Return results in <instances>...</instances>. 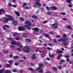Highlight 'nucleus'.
Here are the masks:
<instances>
[{"mask_svg":"<svg viewBox=\"0 0 73 73\" xmlns=\"http://www.w3.org/2000/svg\"><path fill=\"white\" fill-rule=\"evenodd\" d=\"M47 49L48 50H50L51 49V48H50L49 47H47Z\"/></svg>","mask_w":73,"mask_h":73,"instance_id":"50","label":"nucleus"},{"mask_svg":"<svg viewBox=\"0 0 73 73\" xmlns=\"http://www.w3.org/2000/svg\"><path fill=\"white\" fill-rule=\"evenodd\" d=\"M69 4L68 5V7H70V8L72 7V4L71 3H68Z\"/></svg>","mask_w":73,"mask_h":73,"instance_id":"14","label":"nucleus"},{"mask_svg":"<svg viewBox=\"0 0 73 73\" xmlns=\"http://www.w3.org/2000/svg\"><path fill=\"white\" fill-rule=\"evenodd\" d=\"M5 73H11V72H10L9 70H6L5 71Z\"/></svg>","mask_w":73,"mask_h":73,"instance_id":"27","label":"nucleus"},{"mask_svg":"<svg viewBox=\"0 0 73 73\" xmlns=\"http://www.w3.org/2000/svg\"><path fill=\"white\" fill-rule=\"evenodd\" d=\"M16 44L17 45V46H19L20 45V43L19 42L16 43Z\"/></svg>","mask_w":73,"mask_h":73,"instance_id":"45","label":"nucleus"},{"mask_svg":"<svg viewBox=\"0 0 73 73\" xmlns=\"http://www.w3.org/2000/svg\"><path fill=\"white\" fill-rule=\"evenodd\" d=\"M18 33H14L13 35V36H14V37H16L17 36V35H18Z\"/></svg>","mask_w":73,"mask_h":73,"instance_id":"19","label":"nucleus"},{"mask_svg":"<svg viewBox=\"0 0 73 73\" xmlns=\"http://www.w3.org/2000/svg\"><path fill=\"white\" fill-rule=\"evenodd\" d=\"M3 72H4V71H3V70H0V73H3Z\"/></svg>","mask_w":73,"mask_h":73,"instance_id":"61","label":"nucleus"},{"mask_svg":"<svg viewBox=\"0 0 73 73\" xmlns=\"http://www.w3.org/2000/svg\"><path fill=\"white\" fill-rule=\"evenodd\" d=\"M10 47L12 49H14L15 48V46H13V45H11Z\"/></svg>","mask_w":73,"mask_h":73,"instance_id":"38","label":"nucleus"},{"mask_svg":"<svg viewBox=\"0 0 73 73\" xmlns=\"http://www.w3.org/2000/svg\"><path fill=\"white\" fill-rule=\"evenodd\" d=\"M36 56H35V55L33 54V56H32V58L33 60H35V59H36Z\"/></svg>","mask_w":73,"mask_h":73,"instance_id":"15","label":"nucleus"},{"mask_svg":"<svg viewBox=\"0 0 73 73\" xmlns=\"http://www.w3.org/2000/svg\"><path fill=\"white\" fill-rule=\"evenodd\" d=\"M32 17L33 18H34V19H38V17L37 16L35 15H33L32 16Z\"/></svg>","mask_w":73,"mask_h":73,"instance_id":"28","label":"nucleus"},{"mask_svg":"<svg viewBox=\"0 0 73 73\" xmlns=\"http://www.w3.org/2000/svg\"><path fill=\"white\" fill-rule=\"evenodd\" d=\"M31 26V23H29V24L28 25V26H29V27Z\"/></svg>","mask_w":73,"mask_h":73,"instance_id":"62","label":"nucleus"},{"mask_svg":"<svg viewBox=\"0 0 73 73\" xmlns=\"http://www.w3.org/2000/svg\"><path fill=\"white\" fill-rule=\"evenodd\" d=\"M38 66L40 68H41L43 66V64H42L41 63H39L38 64Z\"/></svg>","mask_w":73,"mask_h":73,"instance_id":"30","label":"nucleus"},{"mask_svg":"<svg viewBox=\"0 0 73 73\" xmlns=\"http://www.w3.org/2000/svg\"><path fill=\"white\" fill-rule=\"evenodd\" d=\"M43 36H45L46 37L48 38V37H49V35L48 34H46L45 33H44L43 34Z\"/></svg>","mask_w":73,"mask_h":73,"instance_id":"10","label":"nucleus"},{"mask_svg":"<svg viewBox=\"0 0 73 73\" xmlns=\"http://www.w3.org/2000/svg\"><path fill=\"white\" fill-rule=\"evenodd\" d=\"M63 36L64 37H66L67 36V35L65 34H63Z\"/></svg>","mask_w":73,"mask_h":73,"instance_id":"54","label":"nucleus"},{"mask_svg":"<svg viewBox=\"0 0 73 73\" xmlns=\"http://www.w3.org/2000/svg\"><path fill=\"white\" fill-rule=\"evenodd\" d=\"M42 69V68L40 67L38 68H36V70H41Z\"/></svg>","mask_w":73,"mask_h":73,"instance_id":"32","label":"nucleus"},{"mask_svg":"<svg viewBox=\"0 0 73 73\" xmlns=\"http://www.w3.org/2000/svg\"><path fill=\"white\" fill-rule=\"evenodd\" d=\"M15 13L16 15L17 16H19L20 15V14L18 12H15Z\"/></svg>","mask_w":73,"mask_h":73,"instance_id":"25","label":"nucleus"},{"mask_svg":"<svg viewBox=\"0 0 73 73\" xmlns=\"http://www.w3.org/2000/svg\"><path fill=\"white\" fill-rule=\"evenodd\" d=\"M36 1V2L34 4V5L36 7H41V4L39 3L40 1V0H35Z\"/></svg>","mask_w":73,"mask_h":73,"instance_id":"3","label":"nucleus"},{"mask_svg":"<svg viewBox=\"0 0 73 73\" xmlns=\"http://www.w3.org/2000/svg\"><path fill=\"white\" fill-rule=\"evenodd\" d=\"M17 50H19L20 52H21L22 51L21 49L19 48H17Z\"/></svg>","mask_w":73,"mask_h":73,"instance_id":"37","label":"nucleus"},{"mask_svg":"<svg viewBox=\"0 0 73 73\" xmlns=\"http://www.w3.org/2000/svg\"><path fill=\"white\" fill-rule=\"evenodd\" d=\"M34 31H36V32H38V29L36 27L33 29Z\"/></svg>","mask_w":73,"mask_h":73,"instance_id":"21","label":"nucleus"},{"mask_svg":"<svg viewBox=\"0 0 73 73\" xmlns=\"http://www.w3.org/2000/svg\"><path fill=\"white\" fill-rule=\"evenodd\" d=\"M66 28L67 29H70L71 31L72 30V27H71L70 26H66Z\"/></svg>","mask_w":73,"mask_h":73,"instance_id":"12","label":"nucleus"},{"mask_svg":"<svg viewBox=\"0 0 73 73\" xmlns=\"http://www.w3.org/2000/svg\"><path fill=\"white\" fill-rule=\"evenodd\" d=\"M57 53H62V51L60 50H58L56 51Z\"/></svg>","mask_w":73,"mask_h":73,"instance_id":"16","label":"nucleus"},{"mask_svg":"<svg viewBox=\"0 0 73 73\" xmlns=\"http://www.w3.org/2000/svg\"><path fill=\"white\" fill-rule=\"evenodd\" d=\"M47 22H48L46 20L45 21L43 22H42V24H46V23H47Z\"/></svg>","mask_w":73,"mask_h":73,"instance_id":"47","label":"nucleus"},{"mask_svg":"<svg viewBox=\"0 0 73 73\" xmlns=\"http://www.w3.org/2000/svg\"><path fill=\"white\" fill-rule=\"evenodd\" d=\"M62 14L63 15H66V14H65V13L64 12L62 13Z\"/></svg>","mask_w":73,"mask_h":73,"instance_id":"60","label":"nucleus"},{"mask_svg":"<svg viewBox=\"0 0 73 73\" xmlns=\"http://www.w3.org/2000/svg\"><path fill=\"white\" fill-rule=\"evenodd\" d=\"M0 12L4 13V12H5V10L3 9H1L0 10Z\"/></svg>","mask_w":73,"mask_h":73,"instance_id":"22","label":"nucleus"},{"mask_svg":"<svg viewBox=\"0 0 73 73\" xmlns=\"http://www.w3.org/2000/svg\"><path fill=\"white\" fill-rule=\"evenodd\" d=\"M31 66H35V64L33 63H31Z\"/></svg>","mask_w":73,"mask_h":73,"instance_id":"57","label":"nucleus"},{"mask_svg":"<svg viewBox=\"0 0 73 73\" xmlns=\"http://www.w3.org/2000/svg\"><path fill=\"white\" fill-rule=\"evenodd\" d=\"M27 23H29V21H26V25H28Z\"/></svg>","mask_w":73,"mask_h":73,"instance_id":"53","label":"nucleus"},{"mask_svg":"<svg viewBox=\"0 0 73 73\" xmlns=\"http://www.w3.org/2000/svg\"><path fill=\"white\" fill-rule=\"evenodd\" d=\"M5 15L6 16L8 17V19L7 18H5L3 21L4 23H7L8 22V21H9H9H11L12 20H13V19H14V18L11 16V15H7V14H6Z\"/></svg>","mask_w":73,"mask_h":73,"instance_id":"1","label":"nucleus"},{"mask_svg":"<svg viewBox=\"0 0 73 73\" xmlns=\"http://www.w3.org/2000/svg\"><path fill=\"white\" fill-rule=\"evenodd\" d=\"M20 62H24V60L22 59H21L20 60H19Z\"/></svg>","mask_w":73,"mask_h":73,"instance_id":"51","label":"nucleus"},{"mask_svg":"<svg viewBox=\"0 0 73 73\" xmlns=\"http://www.w3.org/2000/svg\"><path fill=\"white\" fill-rule=\"evenodd\" d=\"M23 37H26L27 36V34L26 33H24L23 35Z\"/></svg>","mask_w":73,"mask_h":73,"instance_id":"33","label":"nucleus"},{"mask_svg":"<svg viewBox=\"0 0 73 73\" xmlns=\"http://www.w3.org/2000/svg\"><path fill=\"white\" fill-rule=\"evenodd\" d=\"M66 60L67 62H69V61H70V60H69V58H67L66 59Z\"/></svg>","mask_w":73,"mask_h":73,"instance_id":"52","label":"nucleus"},{"mask_svg":"<svg viewBox=\"0 0 73 73\" xmlns=\"http://www.w3.org/2000/svg\"><path fill=\"white\" fill-rule=\"evenodd\" d=\"M47 13L49 15H51V14H52V12L50 11H48Z\"/></svg>","mask_w":73,"mask_h":73,"instance_id":"36","label":"nucleus"},{"mask_svg":"<svg viewBox=\"0 0 73 73\" xmlns=\"http://www.w3.org/2000/svg\"><path fill=\"white\" fill-rule=\"evenodd\" d=\"M53 70H55V71H57V69L56 68V67H54L53 68Z\"/></svg>","mask_w":73,"mask_h":73,"instance_id":"29","label":"nucleus"},{"mask_svg":"<svg viewBox=\"0 0 73 73\" xmlns=\"http://www.w3.org/2000/svg\"><path fill=\"white\" fill-rule=\"evenodd\" d=\"M19 20H21V21H24V19H23V17H20L19 18Z\"/></svg>","mask_w":73,"mask_h":73,"instance_id":"31","label":"nucleus"},{"mask_svg":"<svg viewBox=\"0 0 73 73\" xmlns=\"http://www.w3.org/2000/svg\"><path fill=\"white\" fill-rule=\"evenodd\" d=\"M15 65H19V63H14Z\"/></svg>","mask_w":73,"mask_h":73,"instance_id":"58","label":"nucleus"},{"mask_svg":"<svg viewBox=\"0 0 73 73\" xmlns=\"http://www.w3.org/2000/svg\"><path fill=\"white\" fill-rule=\"evenodd\" d=\"M56 38H60V36L59 35H57L56 36Z\"/></svg>","mask_w":73,"mask_h":73,"instance_id":"42","label":"nucleus"},{"mask_svg":"<svg viewBox=\"0 0 73 73\" xmlns=\"http://www.w3.org/2000/svg\"><path fill=\"white\" fill-rule=\"evenodd\" d=\"M46 60H48V61H50V58H49L48 57H47L46 58Z\"/></svg>","mask_w":73,"mask_h":73,"instance_id":"55","label":"nucleus"},{"mask_svg":"<svg viewBox=\"0 0 73 73\" xmlns=\"http://www.w3.org/2000/svg\"><path fill=\"white\" fill-rule=\"evenodd\" d=\"M11 43L12 44V45H15V44H16V42L15 41L12 40L11 42Z\"/></svg>","mask_w":73,"mask_h":73,"instance_id":"13","label":"nucleus"},{"mask_svg":"<svg viewBox=\"0 0 73 73\" xmlns=\"http://www.w3.org/2000/svg\"><path fill=\"white\" fill-rule=\"evenodd\" d=\"M3 53L4 54H7V53H8V51L7 50H5L3 51Z\"/></svg>","mask_w":73,"mask_h":73,"instance_id":"17","label":"nucleus"},{"mask_svg":"<svg viewBox=\"0 0 73 73\" xmlns=\"http://www.w3.org/2000/svg\"><path fill=\"white\" fill-rule=\"evenodd\" d=\"M25 9L26 10L29 9V7H25Z\"/></svg>","mask_w":73,"mask_h":73,"instance_id":"48","label":"nucleus"},{"mask_svg":"<svg viewBox=\"0 0 73 73\" xmlns=\"http://www.w3.org/2000/svg\"><path fill=\"white\" fill-rule=\"evenodd\" d=\"M18 29L19 31H22L25 29V28L23 27H18Z\"/></svg>","mask_w":73,"mask_h":73,"instance_id":"5","label":"nucleus"},{"mask_svg":"<svg viewBox=\"0 0 73 73\" xmlns=\"http://www.w3.org/2000/svg\"><path fill=\"white\" fill-rule=\"evenodd\" d=\"M27 3H24L23 5H22V6L23 7H25V5H27Z\"/></svg>","mask_w":73,"mask_h":73,"instance_id":"43","label":"nucleus"},{"mask_svg":"<svg viewBox=\"0 0 73 73\" xmlns=\"http://www.w3.org/2000/svg\"><path fill=\"white\" fill-rule=\"evenodd\" d=\"M23 70H20V73H23Z\"/></svg>","mask_w":73,"mask_h":73,"instance_id":"59","label":"nucleus"},{"mask_svg":"<svg viewBox=\"0 0 73 73\" xmlns=\"http://www.w3.org/2000/svg\"><path fill=\"white\" fill-rule=\"evenodd\" d=\"M68 41V38L66 37H63L62 38L58 40V42H66Z\"/></svg>","mask_w":73,"mask_h":73,"instance_id":"2","label":"nucleus"},{"mask_svg":"<svg viewBox=\"0 0 73 73\" xmlns=\"http://www.w3.org/2000/svg\"><path fill=\"white\" fill-rule=\"evenodd\" d=\"M50 8L52 10H57V8L54 6L52 7H50Z\"/></svg>","mask_w":73,"mask_h":73,"instance_id":"7","label":"nucleus"},{"mask_svg":"<svg viewBox=\"0 0 73 73\" xmlns=\"http://www.w3.org/2000/svg\"><path fill=\"white\" fill-rule=\"evenodd\" d=\"M20 39V38L19 37H17L15 38V39L16 40H19Z\"/></svg>","mask_w":73,"mask_h":73,"instance_id":"46","label":"nucleus"},{"mask_svg":"<svg viewBox=\"0 0 73 73\" xmlns=\"http://www.w3.org/2000/svg\"><path fill=\"white\" fill-rule=\"evenodd\" d=\"M8 40H9V41H12V40H13V38L10 37L8 38Z\"/></svg>","mask_w":73,"mask_h":73,"instance_id":"34","label":"nucleus"},{"mask_svg":"<svg viewBox=\"0 0 73 73\" xmlns=\"http://www.w3.org/2000/svg\"><path fill=\"white\" fill-rule=\"evenodd\" d=\"M23 50L24 52H26V53H28L30 51L29 48L27 46L24 47L23 49Z\"/></svg>","mask_w":73,"mask_h":73,"instance_id":"4","label":"nucleus"},{"mask_svg":"<svg viewBox=\"0 0 73 73\" xmlns=\"http://www.w3.org/2000/svg\"><path fill=\"white\" fill-rule=\"evenodd\" d=\"M25 42L27 43H29V42H31L32 41V40L31 39H25Z\"/></svg>","mask_w":73,"mask_h":73,"instance_id":"9","label":"nucleus"},{"mask_svg":"<svg viewBox=\"0 0 73 73\" xmlns=\"http://www.w3.org/2000/svg\"><path fill=\"white\" fill-rule=\"evenodd\" d=\"M8 6L9 7H12V4H11V3H9L8 4Z\"/></svg>","mask_w":73,"mask_h":73,"instance_id":"40","label":"nucleus"},{"mask_svg":"<svg viewBox=\"0 0 73 73\" xmlns=\"http://www.w3.org/2000/svg\"><path fill=\"white\" fill-rule=\"evenodd\" d=\"M53 42H55V43L57 42V40L54 39L53 40Z\"/></svg>","mask_w":73,"mask_h":73,"instance_id":"49","label":"nucleus"},{"mask_svg":"<svg viewBox=\"0 0 73 73\" xmlns=\"http://www.w3.org/2000/svg\"><path fill=\"white\" fill-rule=\"evenodd\" d=\"M6 66L7 68H11V64H6Z\"/></svg>","mask_w":73,"mask_h":73,"instance_id":"23","label":"nucleus"},{"mask_svg":"<svg viewBox=\"0 0 73 73\" xmlns=\"http://www.w3.org/2000/svg\"><path fill=\"white\" fill-rule=\"evenodd\" d=\"M12 24L13 25L16 26V25H17L18 24L17 23V21H13Z\"/></svg>","mask_w":73,"mask_h":73,"instance_id":"8","label":"nucleus"},{"mask_svg":"<svg viewBox=\"0 0 73 73\" xmlns=\"http://www.w3.org/2000/svg\"><path fill=\"white\" fill-rule=\"evenodd\" d=\"M66 2L67 3H70L71 2V0H66Z\"/></svg>","mask_w":73,"mask_h":73,"instance_id":"35","label":"nucleus"},{"mask_svg":"<svg viewBox=\"0 0 73 73\" xmlns=\"http://www.w3.org/2000/svg\"><path fill=\"white\" fill-rule=\"evenodd\" d=\"M43 72V70H41L39 71V72Z\"/></svg>","mask_w":73,"mask_h":73,"instance_id":"63","label":"nucleus"},{"mask_svg":"<svg viewBox=\"0 0 73 73\" xmlns=\"http://www.w3.org/2000/svg\"><path fill=\"white\" fill-rule=\"evenodd\" d=\"M46 73H51V72L50 71H48Z\"/></svg>","mask_w":73,"mask_h":73,"instance_id":"64","label":"nucleus"},{"mask_svg":"<svg viewBox=\"0 0 73 73\" xmlns=\"http://www.w3.org/2000/svg\"><path fill=\"white\" fill-rule=\"evenodd\" d=\"M46 10H47V11H49V10H50V9H49V7L47 6L46 7Z\"/></svg>","mask_w":73,"mask_h":73,"instance_id":"41","label":"nucleus"},{"mask_svg":"<svg viewBox=\"0 0 73 73\" xmlns=\"http://www.w3.org/2000/svg\"><path fill=\"white\" fill-rule=\"evenodd\" d=\"M13 72H17V70L16 69H14L13 70Z\"/></svg>","mask_w":73,"mask_h":73,"instance_id":"39","label":"nucleus"},{"mask_svg":"<svg viewBox=\"0 0 73 73\" xmlns=\"http://www.w3.org/2000/svg\"><path fill=\"white\" fill-rule=\"evenodd\" d=\"M8 62L10 64H13V62L12 60H9L8 61Z\"/></svg>","mask_w":73,"mask_h":73,"instance_id":"24","label":"nucleus"},{"mask_svg":"<svg viewBox=\"0 0 73 73\" xmlns=\"http://www.w3.org/2000/svg\"><path fill=\"white\" fill-rule=\"evenodd\" d=\"M14 59L16 60L17 58H19V56H15L13 57Z\"/></svg>","mask_w":73,"mask_h":73,"instance_id":"26","label":"nucleus"},{"mask_svg":"<svg viewBox=\"0 0 73 73\" xmlns=\"http://www.w3.org/2000/svg\"><path fill=\"white\" fill-rule=\"evenodd\" d=\"M28 70L29 71H33L34 72H35V70H33V68H28Z\"/></svg>","mask_w":73,"mask_h":73,"instance_id":"11","label":"nucleus"},{"mask_svg":"<svg viewBox=\"0 0 73 73\" xmlns=\"http://www.w3.org/2000/svg\"><path fill=\"white\" fill-rule=\"evenodd\" d=\"M64 42V43H62V44L63 45H64L65 46H67V45H68V42Z\"/></svg>","mask_w":73,"mask_h":73,"instance_id":"18","label":"nucleus"},{"mask_svg":"<svg viewBox=\"0 0 73 73\" xmlns=\"http://www.w3.org/2000/svg\"><path fill=\"white\" fill-rule=\"evenodd\" d=\"M52 26L54 29H56V28H58V27H57V24L56 23H54L52 24Z\"/></svg>","mask_w":73,"mask_h":73,"instance_id":"6","label":"nucleus"},{"mask_svg":"<svg viewBox=\"0 0 73 73\" xmlns=\"http://www.w3.org/2000/svg\"><path fill=\"white\" fill-rule=\"evenodd\" d=\"M63 20H64V21H66V19L65 18H63L62 19Z\"/></svg>","mask_w":73,"mask_h":73,"instance_id":"56","label":"nucleus"},{"mask_svg":"<svg viewBox=\"0 0 73 73\" xmlns=\"http://www.w3.org/2000/svg\"><path fill=\"white\" fill-rule=\"evenodd\" d=\"M25 27L27 28V29L28 30H30V29H31V27H29V26H27V25H25Z\"/></svg>","mask_w":73,"mask_h":73,"instance_id":"20","label":"nucleus"},{"mask_svg":"<svg viewBox=\"0 0 73 73\" xmlns=\"http://www.w3.org/2000/svg\"><path fill=\"white\" fill-rule=\"evenodd\" d=\"M49 33H50V34H52V35H54L53 33H52V31L49 32Z\"/></svg>","mask_w":73,"mask_h":73,"instance_id":"44","label":"nucleus"}]
</instances>
